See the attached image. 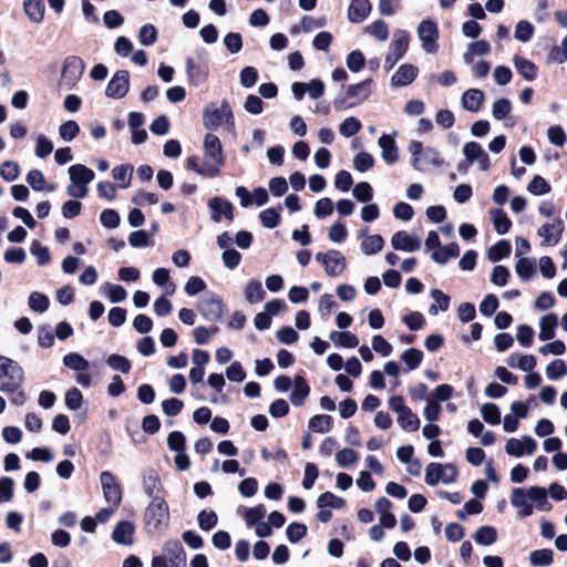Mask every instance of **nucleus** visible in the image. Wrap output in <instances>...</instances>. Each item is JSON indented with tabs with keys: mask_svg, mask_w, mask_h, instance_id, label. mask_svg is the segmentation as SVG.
<instances>
[{
	"mask_svg": "<svg viewBox=\"0 0 567 567\" xmlns=\"http://www.w3.org/2000/svg\"><path fill=\"white\" fill-rule=\"evenodd\" d=\"M329 338L336 347L353 349L359 346V338L350 331H332Z\"/></svg>",
	"mask_w": 567,
	"mask_h": 567,
	"instance_id": "c85d7f7f",
	"label": "nucleus"
},
{
	"mask_svg": "<svg viewBox=\"0 0 567 567\" xmlns=\"http://www.w3.org/2000/svg\"><path fill=\"white\" fill-rule=\"evenodd\" d=\"M558 319L554 313L546 315L539 321V339L543 341L551 340L555 337V328L557 327Z\"/></svg>",
	"mask_w": 567,
	"mask_h": 567,
	"instance_id": "c756f323",
	"label": "nucleus"
},
{
	"mask_svg": "<svg viewBox=\"0 0 567 567\" xmlns=\"http://www.w3.org/2000/svg\"><path fill=\"white\" fill-rule=\"evenodd\" d=\"M481 414L485 422L498 424L501 422V412L496 404L485 403L481 406Z\"/></svg>",
	"mask_w": 567,
	"mask_h": 567,
	"instance_id": "6e6d98bb",
	"label": "nucleus"
},
{
	"mask_svg": "<svg viewBox=\"0 0 567 567\" xmlns=\"http://www.w3.org/2000/svg\"><path fill=\"white\" fill-rule=\"evenodd\" d=\"M551 549H537L530 553L529 561L533 566H549L553 563Z\"/></svg>",
	"mask_w": 567,
	"mask_h": 567,
	"instance_id": "de8ad7c7",
	"label": "nucleus"
},
{
	"mask_svg": "<svg viewBox=\"0 0 567 567\" xmlns=\"http://www.w3.org/2000/svg\"><path fill=\"white\" fill-rule=\"evenodd\" d=\"M24 379V370L17 361L0 355V392L9 394V391L19 390Z\"/></svg>",
	"mask_w": 567,
	"mask_h": 567,
	"instance_id": "20e7f679",
	"label": "nucleus"
},
{
	"mask_svg": "<svg viewBox=\"0 0 567 567\" xmlns=\"http://www.w3.org/2000/svg\"><path fill=\"white\" fill-rule=\"evenodd\" d=\"M410 34L405 30H395L393 33L392 42L390 43L389 52L384 59L383 68L390 71L395 63L404 56L409 49Z\"/></svg>",
	"mask_w": 567,
	"mask_h": 567,
	"instance_id": "423d86ee",
	"label": "nucleus"
},
{
	"mask_svg": "<svg viewBox=\"0 0 567 567\" xmlns=\"http://www.w3.org/2000/svg\"><path fill=\"white\" fill-rule=\"evenodd\" d=\"M491 215L496 233L498 235H505L508 233L512 221L502 209H494L491 212Z\"/></svg>",
	"mask_w": 567,
	"mask_h": 567,
	"instance_id": "a19ab883",
	"label": "nucleus"
},
{
	"mask_svg": "<svg viewBox=\"0 0 567 567\" xmlns=\"http://www.w3.org/2000/svg\"><path fill=\"white\" fill-rule=\"evenodd\" d=\"M567 374V365L560 360L551 361L546 368V375L549 380H558Z\"/></svg>",
	"mask_w": 567,
	"mask_h": 567,
	"instance_id": "052dcab7",
	"label": "nucleus"
},
{
	"mask_svg": "<svg viewBox=\"0 0 567 567\" xmlns=\"http://www.w3.org/2000/svg\"><path fill=\"white\" fill-rule=\"evenodd\" d=\"M512 247L507 240H499L493 245L487 251V258L492 262H496L507 257L511 254Z\"/></svg>",
	"mask_w": 567,
	"mask_h": 567,
	"instance_id": "4c0bfd02",
	"label": "nucleus"
},
{
	"mask_svg": "<svg viewBox=\"0 0 567 567\" xmlns=\"http://www.w3.org/2000/svg\"><path fill=\"white\" fill-rule=\"evenodd\" d=\"M63 364L74 371H86L90 367L89 361L76 352L68 353L63 357Z\"/></svg>",
	"mask_w": 567,
	"mask_h": 567,
	"instance_id": "e433bc0d",
	"label": "nucleus"
},
{
	"mask_svg": "<svg viewBox=\"0 0 567 567\" xmlns=\"http://www.w3.org/2000/svg\"><path fill=\"white\" fill-rule=\"evenodd\" d=\"M185 64L188 80L193 85L199 86L206 82L208 76L207 64L196 62L193 58H187Z\"/></svg>",
	"mask_w": 567,
	"mask_h": 567,
	"instance_id": "dca6fc26",
	"label": "nucleus"
},
{
	"mask_svg": "<svg viewBox=\"0 0 567 567\" xmlns=\"http://www.w3.org/2000/svg\"><path fill=\"white\" fill-rule=\"evenodd\" d=\"M203 125L208 131L223 126L226 131L234 132L235 118L229 102L224 99L219 105L208 103L203 111Z\"/></svg>",
	"mask_w": 567,
	"mask_h": 567,
	"instance_id": "f257e3e1",
	"label": "nucleus"
},
{
	"mask_svg": "<svg viewBox=\"0 0 567 567\" xmlns=\"http://www.w3.org/2000/svg\"><path fill=\"white\" fill-rule=\"evenodd\" d=\"M457 470L453 464L430 463L425 470V483L435 486L439 482L450 484L455 481Z\"/></svg>",
	"mask_w": 567,
	"mask_h": 567,
	"instance_id": "0eeeda50",
	"label": "nucleus"
},
{
	"mask_svg": "<svg viewBox=\"0 0 567 567\" xmlns=\"http://www.w3.org/2000/svg\"><path fill=\"white\" fill-rule=\"evenodd\" d=\"M208 207L212 210V219L215 223H219L221 217L228 220L234 219V206L233 204L223 197H213L208 202Z\"/></svg>",
	"mask_w": 567,
	"mask_h": 567,
	"instance_id": "4468645a",
	"label": "nucleus"
},
{
	"mask_svg": "<svg viewBox=\"0 0 567 567\" xmlns=\"http://www.w3.org/2000/svg\"><path fill=\"white\" fill-rule=\"evenodd\" d=\"M372 84L373 80L369 78L360 83L348 85L344 92L334 99V109L342 111L361 104L371 95Z\"/></svg>",
	"mask_w": 567,
	"mask_h": 567,
	"instance_id": "f03ea898",
	"label": "nucleus"
},
{
	"mask_svg": "<svg viewBox=\"0 0 567 567\" xmlns=\"http://www.w3.org/2000/svg\"><path fill=\"white\" fill-rule=\"evenodd\" d=\"M365 32L377 40L384 42L389 38V27L383 20H375L367 27Z\"/></svg>",
	"mask_w": 567,
	"mask_h": 567,
	"instance_id": "a18cd8bd",
	"label": "nucleus"
},
{
	"mask_svg": "<svg viewBox=\"0 0 567 567\" xmlns=\"http://www.w3.org/2000/svg\"><path fill=\"white\" fill-rule=\"evenodd\" d=\"M157 30L153 24H144L138 32V40L142 45L150 47L156 42Z\"/></svg>",
	"mask_w": 567,
	"mask_h": 567,
	"instance_id": "0e129e2a",
	"label": "nucleus"
},
{
	"mask_svg": "<svg viewBox=\"0 0 567 567\" xmlns=\"http://www.w3.org/2000/svg\"><path fill=\"white\" fill-rule=\"evenodd\" d=\"M515 270L522 280L528 281L536 271L535 260L522 257L517 260Z\"/></svg>",
	"mask_w": 567,
	"mask_h": 567,
	"instance_id": "79ce46f5",
	"label": "nucleus"
},
{
	"mask_svg": "<svg viewBox=\"0 0 567 567\" xmlns=\"http://www.w3.org/2000/svg\"><path fill=\"white\" fill-rule=\"evenodd\" d=\"M69 175L72 183L87 185L94 179V172L82 164H74L69 167Z\"/></svg>",
	"mask_w": 567,
	"mask_h": 567,
	"instance_id": "b1692460",
	"label": "nucleus"
},
{
	"mask_svg": "<svg viewBox=\"0 0 567 567\" xmlns=\"http://www.w3.org/2000/svg\"><path fill=\"white\" fill-rule=\"evenodd\" d=\"M430 296L435 301V303H433L429 309V312L432 316H436L439 310H441V311L449 310L451 299L447 295L443 293L439 289H433L431 291Z\"/></svg>",
	"mask_w": 567,
	"mask_h": 567,
	"instance_id": "c9c22d12",
	"label": "nucleus"
},
{
	"mask_svg": "<svg viewBox=\"0 0 567 567\" xmlns=\"http://www.w3.org/2000/svg\"><path fill=\"white\" fill-rule=\"evenodd\" d=\"M527 190L536 196L545 195L550 192V185L539 175L533 177L527 186Z\"/></svg>",
	"mask_w": 567,
	"mask_h": 567,
	"instance_id": "680f3d73",
	"label": "nucleus"
},
{
	"mask_svg": "<svg viewBox=\"0 0 567 567\" xmlns=\"http://www.w3.org/2000/svg\"><path fill=\"white\" fill-rule=\"evenodd\" d=\"M84 70V63L79 56H68L64 61L63 75L71 73L73 78H78Z\"/></svg>",
	"mask_w": 567,
	"mask_h": 567,
	"instance_id": "4d7b16f0",
	"label": "nucleus"
},
{
	"mask_svg": "<svg viewBox=\"0 0 567 567\" xmlns=\"http://www.w3.org/2000/svg\"><path fill=\"white\" fill-rule=\"evenodd\" d=\"M362 128L361 122L354 117H347L339 126V132L344 137H351L360 132Z\"/></svg>",
	"mask_w": 567,
	"mask_h": 567,
	"instance_id": "09e8293b",
	"label": "nucleus"
},
{
	"mask_svg": "<svg viewBox=\"0 0 567 567\" xmlns=\"http://www.w3.org/2000/svg\"><path fill=\"white\" fill-rule=\"evenodd\" d=\"M30 252L37 258L38 265L40 266L48 265L51 261L49 248L38 240L32 241Z\"/></svg>",
	"mask_w": 567,
	"mask_h": 567,
	"instance_id": "49530a36",
	"label": "nucleus"
},
{
	"mask_svg": "<svg viewBox=\"0 0 567 567\" xmlns=\"http://www.w3.org/2000/svg\"><path fill=\"white\" fill-rule=\"evenodd\" d=\"M245 298L249 303H258L266 297V291L259 280H251L245 288Z\"/></svg>",
	"mask_w": 567,
	"mask_h": 567,
	"instance_id": "473e14b6",
	"label": "nucleus"
},
{
	"mask_svg": "<svg viewBox=\"0 0 567 567\" xmlns=\"http://www.w3.org/2000/svg\"><path fill=\"white\" fill-rule=\"evenodd\" d=\"M401 359L408 365L409 370H414L422 362L423 353L419 349L410 348L402 353Z\"/></svg>",
	"mask_w": 567,
	"mask_h": 567,
	"instance_id": "5fc2aeb1",
	"label": "nucleus"
},
{
	"mask_svg": "<svg viewBox=\"0 0 567 567\" xmlns=\"http://www.w3.org/2000/svg\"><path fill=\"white\" fill-rule=\"evenodd\" d=\"M474 540L478 545L489 546L497 540V530L493 526H482L476 530Z\"/></svg>",
	"mask_w": 567,
	"mask_h": 567,
	"instance_id": "f704fd0d",
	"label": "nucleus"
},
{
	"mask_svg": "<svg viewBox=\"0 0 567 567\" xmlns=\"http://www.w3.org/2000/svg\"><path fill=\"white\" fill-rule=\"evenodd\" d=\"M514 65L517 70V72L526 80V81H533L537 76V66L535 63L529 61L528 59L515 55L513 59Z\"/></svg>",
	"mask_w": 567,
	"mask_h": 567,
	"instance_id": "bb28decb",
	"label": "nucleus"
},
{
	"mask_svg": "<svg viewBox=\"0 0 567 567\" xmlns=\"http://www.w3.org/2000/svg\"><path fill=\"white\" fill-rule=\"evenodd\" d=\"M134 530V525L131 522L122 520L115 526L112 538L117 544L132 545Z\"/></svg>",
	"mask_w": 567,
	"mask_h": 567,
	"instance_id": "4be33fe9",
	"label": "nucleus"
},
{
	"mask_svg": "<svg viewBox=\"0 0 567 567\" xmlns=\"http://www.w3.org/2000/svg\"><path fill=\"white\" fill-rule=\"evenodd\" d=\"M384 246V239L381 235L367 236L361 243V250L365 255H373L382 250Z\"/></svg>",
	"mask_w": 567,
	"mask_h": 567,
	"instance_id": "37998d69",
	"label": "nucleus"
},
{
	"mask_svg": "<svg viewBox=\"0 0 567 567\" xmlns=\"http://www.w3.org/2000/svg\"><path fill=\"white\" fill-rule=\"evenodd\" d=\"M28 303L33 311L42 313L49 308L50 301L45 295L40 292H32L29 296Z\"/></svg>",
	"mask_w": 567,
	"mask_h": 567,
	"instance_id": "13d9d810",
	"label": "nucleus"
},
{
	"mask_svg": "<svg viewBox=\"0 0 567 567\" xmlns=\"http://www.w3.org/2000/svg\"><path fill=\"white\" fill-rule=\"evenodd\" d=\"M163 550L169 563H173L175 567L186 566V554L182 543L178 539H168L164 543Z\"/></svg>",
	"mask_w": 567,
	"mask_h": 567,
	"instance_id": "2eb2a0df",
	"label": "nucleus"
},
{
	"mask_svg": "<svg viewBox=\"0 0 567 567\" xmlns=\"http://www.w3.org/2000/svg\"><path fill=\"white\" fill-rule=\"evenodd\" d=\"M378 144L382 151V158L386 164L392 165L399 159V150L394 138L391 135H381L379 137Z\"/></svg>",
	"mask_w": 567,
	"mask_h": 567,
	"instance_id": "aec40b11",
	"label": "nucleus"
},
{
	"mask_svg": "<svg viewBox=\"0 0 567 567\" xmlns=\"http://www.w3.org/2000/svg\"><path fill=\"white\" fill-rule=\"evenodd\" d=\"M534 31L535 28L530 22L520 20L515 27L514 37L520 42H528L532 39Z\"/></svg>",
	"mask_w": 567,
	"mask_h": 567,
	"instance_id": "8fccbe9b",
	"label": "nucleus"
},
{
	"mask_svg": "<svg viewBox=\"0 0 567 567\" xmlns=\"http://www.w3.org/2000/svg\"><path fill=\"white\" fill-rule=\"evenodd\" d=\"M374 158L367 152L358 153L353 158V166L357 171L363 173L373 167Z\"/></svg>",
	"mask_w": 567,
	"mask_h": 567,
	"instance_id": "338daca9",
	"label": "nucleus"
},
{
	"mask_svg": "<svg viewBox=\"0 0 567 567\" xmlns=\"http://www.w3.org/2000/svg\"><path fill=\"white\" fill-rule=\"evenodd\" d=\"M197 309L206 320L216 322L223 317L224 303L217 295L207 292L197 301Z\"/></svg>",
	"mask_w": 567,
	"mask_h": 567,
	"instance_id": "6e6552de",
	"label": "nucleus"
},
{
	"mask_svg": "<svg viewBox=\"0 0 567 567\" xmlns=\"http://www.w3.org/2000/svg\"><path fill=\"white\" fill-rule=\"evenodd\" d=\"M419 69L410 63L402 64L391 78V85L402 87L411 84L417 76Z\"/></svg>",
	"mask_w": 567,
	"mask_h": 567,
	"instance_id": "a211bd4d",
	"label": "nucleus"
},
{
	"mask_svg": "<svg viewBox=\"0 0 567 567\" xmlns=\"http://www.w3.org/2000/svg\"><path fill=\"white\" fill-rule=\"evenodd\" d=\"M409 152L412 155V167L421 173H425L430 168H439L444 164L437 150L423 147L422 143L419 141H412L409 144Z\"/></svg>",
	"mask_w": 567,
	"mask_h": 567,
	"instance_id": "7ed1b4c3",
	"label": "nucleus"
},
{
	"mask_svg": "<svg viewBox=\"0 0 567 567\" xmlns=\"http://www.w3.org/2000/svg\"><path fill=\"white\" fill-rule=\"evenodd\" d=\"M161 481L159 477L154 470H147L143 474V489L144 493L150 496L152 499L156 495V492L159 489Z\"/></svg>",
	"mask_w": 567,
	"mask_h": 567,
	"instance_id": "2f4dec72",
	"label": "nucleus"
},
{
	"mask_svg": "<svg viewBox=\"0 0 567 567\" xmlns=\"http://www.w3.org/2000/svg\"><path fill=\"white\" fill-rule=\"evenodd\" d=\"M80 133V126L75 121H66L59 127V135L65 142L73 141Z\"/></svg>",
	"mask_w": 567,
	"mask_h": 567,
	"instance_id": "603ef678",
	"label": "nucleus"
},
{
	"mask_svg": "<svg viewBox=\"0 0 567 567\" xmlns=\"http://www.w3.org/2000/svg\"><path fill=\"white\" fill-rule=\"evenodd\" d=\"M106 363L111 369L122 373H128L132 367L130 360L121 354H111Z\"/></svg>",
	"mask_w": 567,
	"mask_h": 567,
	"instance_id": "e2e57ef3",
	"label": "nucleus"
},
{
	"mask_svg": "<svg viewBox=\"0 0 567 567\" xmlns=\"http://www.w3.org/2000/svg\"><path fill=\"white\" fill-rule=\"evenodd\" d=\"M316 260L324 267L327 275L330 277L340 276L347 267L346 257L334 249L327 252H318Z\"/></svg>",
	"mask_w": 567,
	"mask_h": 567,
	"instance_id": "1a4fd4ad",
	"label": "nucleus"
},
{
	"mask_svg": "<svg viewBox=\"0 0 567 567\" xmlns=\"http://www.w3.org/2000/svg\"><path fill=\"white\" fill-rule=\"evenodd\" d=\"M484 101V93L478 89L466 90L461 99L462 106L468 111L476 113L480 111Z\"/></svg>",
	"mask_w": 567,
	"mask_h": 567,
	"instance_id": "393cba45",
	"label": "nucleus"
},
{
	"mask_svg": "<svg viewBox=\"0 0 567 567\" xmlns=\"http://www.w3.org/2000/svg\"><path fill=\"white\" fill-rule=\"evenodd\" d=\"M205 161L210 166H216L219 169L224 165L225 157L223 153V146L219 137L213 133H207L204 137L203 143Z\"/></svg>",
	"mask_w": 567,
	"mask_h": 567,
	"instance_id": "9d476101",
	"label": "nucleus"
},
{
	"mask_svg": "<svg viewBox=\"0 0 567 567\" xmlns=\"http://www.w3.org/2000/svg\"><path fill=\"white\" fill-rule=\"evenodd\" d=\"M371 9L369 0H352L348 9V19L352 23H361L368 18Z\"/></svg>",
	"mask_w": 567,
	"mask_h": 567,
	"instance_id": "6ab92c4d",
	"label": "nucleus"
},
{
	"mask_svg": "<svg viewBox=\"0 0 567 567\" xmlns=\"http://www.w3.org/2000/svg\"><path fill=\"white\" fill-rule=\"evenodd\" d=\"M169 519V508L165 499L161 496H154L145 511V525L150 530H158L167 525Z\"/></svg>",
	"mask_w": 567,
	"mask_h": 567,
	"instance_id": "39448f33",
	"label": "nucleus"
},
{
	"mask_svg": "<svg viewBox=\"0 0 567 567\" xmlns=\"http://www.w3.org/2000/svg\"><path fill=\"white\" fill-rule=\"evenodd\" d=\"M391 245L395 250L411 252L420 249L421 241L417 237L411 236L404 230H399L392 236Z\"/></svg>",
	"mask_w": 567,
	"mask_h": 567,
	"instance_id": "f3484780",
	"label": "nucleus"
},
{
	"mask_svg": "<svg viewBox=\"0 0 567 567\" xmlns=\"http://www.w3.org/2000/svg\"><path fill=\"white\" fill-rule=\"evenodd\" d=\"M460 255V247L456 243H451L445 246H441L431 254V258L434 262L444 265L450 259H454Z\"/></svg>",
	"mask_w": 567,
	"mask_h": 567,
	"instance_id": "a878e982",
	"label": "nucleus"
},
{
	"mask_svg": "<svg viewBox=\"0 0 567 567\" xmlns=\"http://www.w3.org/2000/svg\"><path fill=\"white\" fill-rule=\"evenodd\" d=\"M128 90L130 73L126 70H118L107 83L105 95L111 99L120 100L127 94Z\"/></svg>",
	"mask_w": 567,
	"mask_h": 567,
	"instance_id": "f8f14e48",
	"label": "nucleus"
},
{
	"mask_svg": "<svg viewBox=\"0 0 567 567\" xmlns=\"http://www.w3.org/2000/svg\"><path fill=\"white\" fill-rule=\"evenodd\" d=\"M24 12L35 23H40L44 17V3L42 0H24Z\"/></svg>",
	"mask_w": 567,
	"mask_h": 567,
	"instance_id": "7c9ffc66",
	"label": "nucleus"
},
{
	"mask_svg": "<svg viewBox=\"0 0 567 567\" xmlns=\"http://www.w3.org/2000/svg\"><path fill=\"white\" fill-rule=\"evenodd\" d=\"M563 233V221L559 219L557 225L555 224H544L538 228L537 235L544 238V245L554 246L558 244L561 239Z\"/></svg>",
	"mask_w": 567,
	"mask_h": 567,
	"instance_id": "412c9836",
	"label": "nucleus"
},
{
	"mask_svg": "<svg viewBox=\"0 0 567 567\" xmlns=\"http://www.w3.org/2000/svg\"><path fill=\"white\" fill-rule=\"evenodd\" d=\"M100 481L106 502L117 507L122 499V491L116 477L111 472L104 471L100 474Z\"/></svg>",
	"mask_w": 567,
	"mask_h": 567,
	"instance_id": "ddd939ff",
	"label": "nucleus"
},
{
	"mask_svg": "<svg viewBox=\"0 0 567 567\" xmlns=\"http://www.w3.org/2000/svg\"><path fill=\"white\" fill-rule=\"evenodd\" d=\"M398 423L404 431L408 432L417 431L420 427V420L410 408L398 414Z\"/></svg>",
	"mask_w": 567,
	"mask_h": 567,
	"instance_id": "72a5a7b5",
	"label": "nucleus"
},
{
	"mask_svg": "<svg viewBox=\"0 0 567 567\" xmlns=\"http://www.w3.org/2000/svg\"><path fill=\"white\" fill-rule=\"evenodd\" d=\"M264 227L272 229L280 224L281 217L276 208H267L259 214Z\"/></svg>",
	"mask_w": 567,
	"mask_h": 567,
	"instance_id": "3c124183",
	"label": "nucleus"
},
{
	"mask_svg": "<svg viewBox=\"0 0 567 567\" xmlns=\"http://www.w3.org/2000/svg\"><path fill=\"white\" fill-rule=\"evenodd\" d=\"M20 173L19 165L13 161H6L0 166V176L7 182H13L18 178Z\"/></svg>",
	"mask_w": 567,
	"mask_h": 567,
	"instance_id": "774afa93",
	"label": "nucleus"
},
{
	"mask_svg": "<svg viewBox=\"0 0 567 567\" xmlns=\"http://www.w3.org/2000/svg\"><path fill=\"white\" fill-rule=\"evenodd\" d=\"M309 429L318 433H328L332 429V417L326 414H318L309 420Z\"/></svg>",
	"mask_w": 567,
	"mask_h": 567,
	"instance_id": "58836bf2",
	"label": "nucleus"
},
{
	"mask_svg": "<svg viewBox=\"0 0 567 567\" xmlns=\"http://www.w3.org/2000/svg\"><path fill=\"white\" fill-rule=\"evenodd\" d=\"M307 526L301 523H291L286 530L287 538L290 543L296 544L307 535Z\"/></svg>",
	"mask_w": 567,
	"mask_h": 567,
	"instance_id": "69168bd1",
	"label": "nucleus"
},
{
	"mask_svg": "<svg viewBox=\"0 0 567 567\" xmlns=\"http://www.w3.org/2000/svg\"><path fill=\"white\" fill-rule=\"evenodd\" d=\"M310 393V388L303 377L297 375L293 381V389L290 393V401L295 406L305 404Z\"/></svg>",
	"mask_w": 567,
	"mask_h": 567,
	"instance_id": "5701e85b",
	"label": "nucleus"
},
{
	"mask_svg": "<svg viewBox=\"0 0 567 567\" xmlns=\"http://www.w3.org/2000/svg\"><path fill=\"white\" fill-rule=\"evenodd\" d=\"M491 45L485 40L472 42L467 45V51L464 53L465 63L473 61V55H485L489 52Z\"/></svg>",
	"mask_w": 567,
	"mask_h": 567,
	"instance_id": "ea45409f",
	"label": "nucleus"
},
{
	"mask_svg": "<svg viewBox=\"0 0 567 567\" xmlns=\"http://www.w3.org/2000/svg\"><path fill=\"white\" fill-rule=\"evenodd\" d=\"M417 37L422 42V48L427 53H434L437 50L439 28L432 20H423L417 27Z\"/></svg>",
	"mask_w": 567,
	"mask_h": 567,
	"instance_id": "9b49d317",
	"label": "nucleus"
},
{
	"mask_svg": "<svg viewBox=\"0 0 567 567\" xmlns=\"http://www.w3.org/2000/svg\"><path fill=\"white\" fill-rule=\"evenodd\" d=\"M511 111H512L511 101L508 99L502 97L494 102L493 109H492V114L495 120L502 121V120L506 118V116L511 113Z\"/></svg>",
	"mask_w": 567,
	"mask_h": 567,
	"instance_id": "bf43d9fd",
	"label": "nucleus"
},
{
	"mask_svg": "<svg viewBox=\"0 0 567 567\" xmlns=\"http://www.w3.org/2000/svg\"><path fill=\"white\" fill-rule=\"evenodd\" d=\"M197 522L200 529L208 532L216 526L218 517L214 511L203 509L197 516Z\"/></svg>",
	"mask_w": 567,
	"mask_h": 567,
	"instance_id": "864d4df0",
	"label": "nucleus"
},
{
	"mask_svg": "<svg viewBox=\"0 0 567 567\" xmlns=\"http://www.w3.org/2000/svg\"><path fill=\"white\" fill-rule=\"evenodd\" d=\"M344 504L346 501L343 498L332 494L331 492H326L321 494L317 499V506L319 508H341L344 506Z\"/></svg>",
	"mask_w": 567,
	"mask_h": 567,
	"instance_id": "c03bdc74",
	"label": "nucleus"
},
{
	"mask_svg": "<svg viewBox=\"0 0 567 567\" xmlns=\"http://www.w3.org/2000/svg\"><path fill=\"white\" fill-rule=\"evenodd\" d=\"M187 168L196 172L198 175L203 177L213 178L220 173V169L216 168V166H210L206 161L203 165L199 164V157L190 156L187 159Z\"/></svg>",
	"mask_w": 567,
	"mask_h": 567,
	"instance_id": "cd10ccee",
	"label": "nucleus"
}]
</instances>
